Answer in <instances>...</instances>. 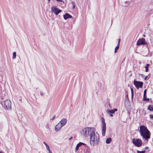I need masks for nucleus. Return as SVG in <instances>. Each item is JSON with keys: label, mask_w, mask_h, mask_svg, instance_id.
Listing matches in <instances>:
<instances>
[{"label": "nucleus", "mask_w": 153, "mask_h": 153, "mask_svg": "<svg viewBox=\"0 0 153 153\" xmlns=\"http://www.w3.org/2000/svg\"><path fill=\"white\" fill-rule=\"evenodd\" d=\"M111 140L112 139L111 138H108L106 139V143L107 144H109L111 142Z\"/></svg>", "instance_id": "dca6fc26"}, {"label": "nucleus", "mask_w": 153, "mask_h": 153, "mask_svg": "<svg viewBox=\"0 0 153 153\" xmlns=\"http://www.w3.org/2000/svg\"><path fill=\"white\" fill-rule=\"evenodd\" d=\"M84 145H85V144L83 143L79 142V143H78L76 147V152L78 149L79 147L80 146H81L82 145L84 146Z\"/></svg>", "instance_id": "2eb2a0df"}, {"label": "nucleus", "mask_w": 153, "mask_h": 153, "mask_svg": "<svg viewBox=\"0 0 153 153\" xmlns=\"http://www.w3.org/2000/svg\"><path fill=\"white\" fill-rule=\"evenodd\" d=\"M152 141H153V140H152Z\"/></svg>", "instance_id": "ea45409f"}, {"label": "nucleus", "mask_w": 153, "mask_h": 153, "mask_svg": "<svg viewBox=\"0 0 153 153\" xmlns=\"http://www.w3.org/2000/svg\"><path fill=\"white\" fill-rule=\"evenodd\" d=\"M16 52H14L13 53V59L16 58Z\"/></svg>", "instance_id": "412c9836"}, {"label": "nucleus", "mask_w": 153, "mask_h": 153, "mask_svg": "<svg viewBox=\"0 0 153 153\" xmlns=\"http://www.w3.org/2000/svg\"><path fill=\"white\" fill-rule=\"evenodd\" d=\"M143 100L145 101H149V98H146V97H143Z\"/></svg>", "instance_id": "a878e982"}, {"label": "nucleus", "mask_w": 153, "mask_h": 153, "mask_svg": "<svg viewBox=\"0 0 153 153\" xmlns=\"http://www.w3.org/2000/svg\"><path fill=\"white\" fill-rule=\"evenodd\" d=\"M144 97H146V89H145L144 91V95H143Z\"/></svg>", "instance_id": "393cba45"}, {"label": "nucleus", "mask_w": 153, "mask_h": 153, "mask_svg": "<svg viewBox=\"0 0 153 153\" xmlns=\"http://www.w3.org/2000/svg\"><path fill=\"white\" fill-rule=\"evenodd\" d=\"M147 76H146L145 77L144 79L145 80H146V79H147Z\"/></svg>", "instance_id": "2f4dec72"}, {"label": "nucleus", "mask_w": 153, "mask_h": 153, "mask_svg": "<svg viewBox=\"0 0 153 153\" xmlns=\"http://www.w3.org/2000/svg\"><path fill=\"white\" fill-rule=\"evenodd\" d=\"M140 133L142 138L144 139L147 142L150 137L151 133L147 128L144 125L140 126Z\"/></svg>", "instance_id": "f03ea898"}, {"label": "nucleus", "mask_w": 153, "mask_h": 153, "mask_svg": "<svg viewBox=\"0 0 153 153\" xmlns=\"http://www.w3.org/2000/svg\"><path fill=\"white\" fill-rule=\"evenodd\" d=\"M150 118L151 119H153V115L150 114Z\"/></svg>", "instance_id": "bb28decb"}, {"label": "nucleus", "mask_w": 153, "mask_h": 153, "mask_svg": "<svg viewBox=\"0 0 153 153\" xmlns=\"http://www.w3.org/2000/svg\"><path fill=\"white\" fill-rule=\"evenodd\" d=\"M1 104L3 105H4V108L7 110L10 109L11 108V102L10 100H7L4 102H1Z\"/></svg>", "instance_id": "39448f33"}, {"label": "nucleus", "mask_w": 153, "mask_h": 153, "mask_svg": "<svg viewBox=\"0 0 153 153\" xmlns=\"http://www.w3.org/2000/svg\"><path fill=\"white\" fill-rule=\"evenodd\" d=\"M0 153H2L1 152H0Z\"/></svg>", "instance_id": "58836bf2"}, {"label": "nucleus", "mask_w": 153, "mask_h": 153, "mask_svg": "<svg viewBox=\"0 0 153 153\" xmlns=\"http://www.w3.org/2000/svg\"><path fill=\"white\" fill-rule=\"evenodd\" d=\"M127 97V98H128V94H127L126 95V98Z\"/></svg>", "instance_id": "e433bc0d"}, {"label": "nucleus", "mask_w": 153, "mask_h": 153, "mask_svg": "<svg viewBox=\"0 0 153 153\" xmlns=\"http://www.w3.org/2000/svg\"><path fill=\"white\" fill-rule=\"evenodd\" d=\"M132 142L135 146L137 147H140L142 145V141L139 139L133 138L132 140Z\"/></svg>", "instance_id": "0eeeda50"}, {"label": "nucleus", "mask_w": 153, "mask_h": 153, "mask_svg": "<svg viewBox=\"0 0 153 153\" xmlns=\"http://www.w3.org/2000/svg\"><path fill=\"white\" fill-rule=\"evenodd\" d=\"M48 0V2H49L50 1V0Z\"/></svg>", "instance_id": "4c0bfd02"}, {"label": "nucleus", "mask_w": 153, "mask_h": 153, "mask_svg": "<svg viewBox=\"0 0 153 153\" xmlns=\"http://www.w3.org/2000/svg\"><path fill=\"white\" fill-rule=\"evenodd\" d=\"M134 84L137 89L141 88L143 87V83L142 82H138L134 80Z\"/></svg>", "instance_id": "9d476101"}, {"label": "nucleus", "mask_w": 153, "mask_h": 153, "mask_svg": "<svg viewBox=\"0 0 153 153\" xmlns=\"http://www.w3.org/2000/svg\"><path fill=\"white\" fill-rule=\"evenodd\" d=\"M46 149H47V150L48 151L49 153H52V152L51 151L49 147V146L48 145L47 146H46Z\"/></svg>", "instance_id": "4be33fe9"}, {"label": "nucleus", "mask_w": 153, "mask_h": 153, "mask_svg": "<svg viewBox=\"0 0 153 153\" xmlns=\"http://www.w3.org/2000/svg\"><path fill=\"white\" fill-rule=\"evenodd\" d=\"M131 98L132 99H133V97L134 96V91H133V89L132 88H131Z\"/></svg>", "instance_id": "5701e85b"}, {"label": "nucleus", "mask_w": 153, "mask_h": 153, "mask_svg": "<svg viewBox=\"0 0 153 153\" xmlns=\"http://www.w3.org/2000/svg\"><path fill=\"white\" fill-rule=\"evenodd\" d=\"M120 39H119V41H118V45H120Z\"/></svg>", "instance_id": "cd10ccee"}, {"label": "nucleus", "mask_w": 153, "mask_h": 153, "mask_svg": "<svg viewBox=\"0 0 153 153\" xmlns=\"http://www.w3.org/2000/svg\"><path fill=\"white\" fill-rule=\"evenodd\" d=\"M67 122V120L65 118H63L59 122L61 125L63 126H64Z\"/></svg>", "instance_id": "ddd939ff"}, {"label": "nucleus", "mask_w": 153, "mask_h": 153, "mask_svg": "<svg viewBox=\"0 0 153 153\" xmlns=\"http://www.w3.org/2000/svg\"><path fill=\"white\" fill-rule=\"evenodd\" d=\"M148 109L150 111H153V105H149L148 106Z\"/></svg>", "instance_id": "f3484780"}, {"label": "nucleus", "mask_w": 153, "mask_h": 153, "mask_svg": "<svg viewBox=\"0 0 153 153\" xmlns=\"http://www.w3.org/2000/svg\"><path fill=\"white\" fill-rule=\"evenodd\" d=\"M102 120V136H104L105 135V133L106 130V124L105 122V119L103 117L101 118Z\"/></svg>", "instance_id": "20e7f679"}, {"label": "nucleus", "mask_w": 153, "mask_h": 153, "mask_svg": "<svg viewBox=\"0 0 153 153\" xmlns=\"http://www.w3.org/2000/svg\"><path fill=\"white\" fill-rule=\"evenodd\" d=\"M56 0L57 1H60V2H61L62 1V0Z\"/></svg>", "instance_id": "c9c22d12"}, {"label": "nucleus", "mask_w": 153, "mask_h": 153, "mask_svg": "<svg viewBox=\"0 0 153 153\" xmlns=\"http://www.w3.org/2000/svg\"><path fill=\"white\" fill-rule=\"evenodd\" d=\"M148 149V147L147 146L146 147L144 148V149L145 150L147 149Z\"/></svg>", "instance_id": "7c9ffc66"}, {"label": "nucleus", "mask_w": 153, "mask_h": 153, "mask_svg": "<svg viewBox=\"0 0 153 153\" xmlns=\"http://www.w3.org/2000/svg\"><path fill=\"white\" fill-rule=\"evenodd\" d=\"M149 65V64H146V66H145V71L146 72H147L148 71V67Z\"/></svg>", "instance_id": "a211bd4d"}, {"label": "nucleus", "mask_w": 153, "mask_h": 153, "mask_svg": "<svg viewBox=\"0 0 153 153\" xmlns=\"http://www.w3.org/2000/svg\"><path fill=\"white\" fill-rule=\"evenodd\" d=\"M72 17V16L68 13H66L63 16L64 19L65 20H67L68 18H71Z\"/></svg>", "instance_id": "4468645a"}, {"label": "nucleus", "mask_w": 153, "mask_h": 153, "mask_svg": "<svg viewBox=\"0 0 153 153\" xmlns=\"http://www.w3.org/2000/svg\"><path fill=\"white\" fill-rule=\"evenodd\" d=\"M94 128V127H87L82 129L80 132L81 136L85 138H88Z\"/></svg>", "instance_id": "7ed1b4c3"}, {"label": "nucleus", "mask_w": 153, "mask_h": 153, "mask_svg": "<svg viewBox=\"0 0 153 153\" xmlns=\"http://www.w3.org/2000/svg\"><path fill=\"white\" fill-rule=\"evenodd\" d=\"M55 117V116H54L52 119H51V120H53Z\"/></svg>", "instance_id": "72a5a7b5"}, {"label": "nucleus", "mask_w": 153, "mask_h": 153, "mask_svg": "<svg viewBox=\"0 0 153 153\" xmlns=\"http://www.w3.org/2000/svg\"><path fill=\"white\" fill-rule=\"evenodd\" d=\"M71 3L72 6V8L74 9L75 7V2L74 1H72Z\"/></svg>", "instance_id": "aec40b11"}, {"label": "nucleus", "mask_w": 153, "mask_h": 153, "mask_svg": "<svg viewBox=\"0 0 153 153\" xmlns=\"http://www.w3.org/2000/svg\"><path fill=\"white\" fill-rule=\"evenodd\" d=\"M109 114V116H110V117H113V114H111V113H108Z\"/></svg>", "instance_id": "c756f323"}, {"label": "nucleus", "mask_w": 153, "mask_h": 153, "mask_svg": "<svg viewBox=\"0 0 153 153\" xmlns=\"http://www.w3.org/2000/svg\"><path fill=\"white\" fill-rule=\"evenodd\" d=\"M41 95L42 96H43L44 95V94H43V93H42V92H41Z\"/></svg>", "instance_id": "f704fd0d"}, {"label": "nucleus", "mask_w": 153, "mask_h": 153, "mask_svg": "<svg viewBox=\"0 0 153 153\" xmlns=\"http://www.w3.org/2000/svg\"><path fill=\"white\" fill-rule=\"evenodd\" d=\"M95 129H94L90 135V141L91 145L94 146L97 145L99 142V136L97 133H95Z\"/></svg>", "instance_id": "f257e3e1"}, {"label": "nucleus", "mask_w": 153, "mask_h": 153, "mask_svg": "<svg viewBox=\"0 0 153 153\" xmlns=\"http://www.w3.org/2000/svg\"><path fill=\"white\" fill-rule=\"evenodd\" d=\"M62 126H63L61 125V124L59 123L55 126V131L56 132L59 131Z\"/></svg>", "instance_id": "9b49d317"}, {"label": "nucleus", "mask_w": 153, "mask_h": 153, "mask_svg": "<svg viewBox=\"0 0 153 153\" xmlns=\"http://www.w3.org/2000/svg\"><path fill=\"white\" fill-rule=\"evenodd\" d=\"M80 153H90L91 149L89 146L85 144L81 146Z\"/></svg>", "instance_id": "423d86ee"}, {"label": "nucleus", "mask_w": 153, "mask_h": 153, "mask_svg": "<svg viewBox=\"0 0 153 153\" xmlns=\"http://www.w3.org/2000/svg\"><path fill=\"white\" fill-rule=\"evenodd\" d=\"M73 138V137H71L69 139V140H71V139H72Z\"/></svg>", "instance_id": "473e14b6"}, {"label": "nucleus", "mask_w": 153, "mask_h": 153, "mask_svg": "<svg viewBox=\"0 0 153 153\" xmlns=\"http://www.w3.org/2000/svg\"><path fill=\"white\" fill-rule=\"evenodd\" d=\"M119 46L120 45H117L115 47L114 50V52L115 53L117 52L118 50L119 49Z\"/></svg>", "instance_id": "6ab92c4d"}, {"label": "nucleus", "mask_w": 153, "mask_h": 153, "mask_svg": "<svg viewBox=\"0 0 153 153\" xmlns=\"http://www.w3.org/2000/svg\"><path fill=\"white\" fill-rule=\"evenodd\" d=\"M51 11L52 13H54L56 15H58L62 10L58 9L56 6H53L51 7Z\"/></svg>", "instance_id": "6e6552de"}, {"label": "nucleus", "mask_w": 153, "mask_h": 153, "mask_svg": "<svg viewBox=\"0 0 153 153\" xmlns=\"http://www.w3.org/2000/svg\"><path fill=\"white\" fill-rule=\"evenodd\" d=\"M137 153H145L146 152L145 150L142 151H139L138 150H137Z\"/></svg>", "instance_id": "b1692460"}, {"label": "nucleus", "mask_w": 153, "mask_h": 153, "mask_svg": "<svg viewBox=\"0 0 153 153\" xmlns=\"http://www.w3.org/2000/svg\"><path fill=\"white\" fill-rule=\"evenodd\" d=\"M43 143L45 145V146H48V145L45 142H43Z\"/></svg>", "instance_id": "c85d7f7f"}, {"label": "nucleus", "mask_w": 153, "mask_h": 153, "mask_svg": "<svg viewBox=\"0 0 153 153\" xmlns=\"http://www.w3.org/2000/svg\"><path fill=\"white\" fill-rule=\"evenodd\" d=\"M117 111V108H114L112 110L107 109L106 111V112L108 113L114 114L116 111Z\"/></svg>", "instance_id": "f8f14e48"}, {"label": "nucleus", "mask_w": 153, "mask_h": 153, "mask_svg": "<svg viewBox=\"0 0 153 153\" xmlns=\"http://www.w3.org/2000/svg\"><path fill=\"white\" fill-rule=\"evenodd\" d=\"M147 43L145 39L142 38L139 39L137 41L136 45H146Z\"/></svg>", "instance_id": "1a4fd4ad"}]
</instances>
